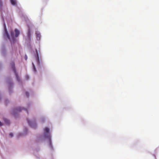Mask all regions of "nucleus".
Returning a JSON list of instances; mask_svg holds the SVG:
<instances>
[{
  "instance_id": "f257e3e1",
  "label": "nucleus",
  "mask_w": 159,
  "mask_h": 159,
  "mask_svg": "<svg viewBox=\"0 0 159 159\" xmlns=\"http://www.w3.org/2000/svg\"><path fill=\"white\" fill-rule=\"evenodd\" d=\"M49 130L48 128H46L44 129V132L45 137L50 139L51 138V135L49 134Z\"/></svg>"
},
{
  "instance_id": "f03ea898",
  "label": "nucleus",
  "mask_w": 159,
  "mask_h": 159,
  "mask_svg": "<svg viewBox=\"0 0 159 159\" xmlns=\"http://www.w3.org/2000/svg\"><path fill=\"white\" fill-rule=\"evenodd\" d=\"M15 35H14V32L13 31L11 32V36L13 38H14L15 36L16 37H18L20 34L19 31L17 29H15Z\"/></svg>"
},
{
  "instance_id": "7ed1b4c3",
  "label": "nucleus",
  "mask_w": 159,
  "mask_h": 159,
  "mask_svg": "<svg viewBox=\"0 0 159 159\" xmlns=\"http://www.w3.org/2000/svg\"><path fill=\"white\" fill-rule=\"evenodd\" d=\"M11 68L12 69V70H13L15 74V75H16V76L17 78V80H19V77H18V75L16 72V70L15 68V64L14 63H12L11 64Z\"/></svg>"
},
{
  "instance_id": "20e7f679",
  "label": "nucleus",
  "mask_w": 159,
  "mask_h": 159,
  "mask_svg": "<svg viewBox=\"0 0 159 159\" xmlns=\"http://www.w3.org/2000/svg\"><path fill=\"white\" fill-rule=\"evenodd\" d=\"M4 36L6 37L9 39H10V37L8 34V32L6 28L5 29Z\"/></svg>"
},
{
  "instance_id": "39448f33",
  "label": "nucleus",
  "mask_w": 159,
  "mask_h": 159,
  "mask_svg": "<svg viewBox=\"0 0 159 159\" xmlns=\"http://www.w3.org/2000/svg\"><path fill=\"white\" fill-rule=\"evenodd\" d=\"M11 3L13 5H15L16 4V2L15 0H11Z\"/></svg>"
},
{
  "instance_id": "423d86ee",
  "label": "nucleus",
  "mask_w": 159,
  "mask_h": 159,
  "mask_svg": "<svg viewBox=\"0 0 159 159\" xmlns=\"http://www.w3.org/2000/svg\"><path fill=\"white\" fill-rule=\"evenodd\" d=\"M4 121L6 122V123L7 124H9L10 123V122L9 120H8L7 119H4Z\"/></svg>"
},
{
  "instance_id": "0eeeda50",
  "label": "nucleus",
  "mask_w": 159,
  "mask_h": 159,
  "mask_svg": "<svg viewBox=\"0 0 159 159\" xmlns=\"http://www.w3.org/2000/svg\"><path fill=\"white\" fill-rule=\"evenodd\" d=\"M3 6L2 2V0H0V8L2 9Z\"/></svg>"
},
{
  "instance_id": "6e6552de",
  "label": "nucleus",
  "mask_w": 159,
  "mask_h": 159,
  "mask_svg": "<svg viewBox=\"0 0 159 159\" xmlns=\"http://www.w3.org/2000/svg\"><path fill=\"white\" fill-rule=\"evenodd\" d=\"M21 108L19 107L18 109H16V112H20L21 111Z\"/></svg>"
},
{
  "instance_id": "1a4fd4ad",
  "label": "nucleus",
  "mask_w": 159,
  "mask_h": 159,
  "mask_svg": "<svg viewBox=\"0 0 159 159\" xmlns=\"http://www.w3.org/2000/svg\"><path fill=\"white\" fill-rule=\"evenodd\" d=\"M27 121H28V123L29 124V125L30 126H32V123H31V122L30 121H29V120H27Z\"/></svg>"
},
{
  "instance_id": "9d476101",
  "label": "nucleus",
  "mask_w": 159,
  "mask_h": 159,
  "mask_svg": "<svg viewBox=\"0 0 159 159\" xmlns=\"http://www.w3.org/2000/svg\"><path fill=\"white\" fill-rule=\"evenodd\" d=\"M36 53H37V58L38 60L39 61V55H38V52L37 50H36Z\"/></svg>"
},
{
  "instance_id": "9b49d317",
  "label": "nucleus",
  "mask_w": 159,
  "mask_h": 159,
  "mask_svg": "<svg viewBox=\"0 0 159 159\" xmlns=\"http://www.w3.org/2000/svg\"><path fill=\"white\" fill-rule=\"evenodd\" d=\"M25 94H26V95L28 97H29V93L28 92H26L25 93Z\"/></svg>"
},
{
  "instance_id": "f8f14e48",
  "label": "nucleus",
  "mask_w": 159,
  "mask_h": 159,
  "mask_svg": "<svg viewBox=\"0 0 159 159\" xmlns=\"http://www.w3.org/2000/svg\"><path fill=\"white\" fill-rule=\"evenodd\" d=\"M30 29H29V31H28V34L29 35H30Z\"/></svg>"
},
{
  "instance_id": "ddd939ff",
  "label": "nucleus",
  "mask_w": 159,
  "mask_h": 159,
  "mask_svg": "<svg viewBox=\"0 0 159 159\" xmlns=\"http://www.w3.org/2000/svg\"><path fill=\"white\" fill-rule=\"evenodd\" d=\"M9 135L11 137L13 136V134L12 133H10Z\"/></svg>"
},
{
  "instance_id": "4468645a",
  "label": "nucleus",
  "mask_w": 159,
  "mask_h": 159,
  "mask_svg": "<svg viewBox=\"0 0 159 159\" xmlns=\"http://www.w3.org/2000/svg\"><path fill=\"white\" fill-rule=\"evenodd\" d=\"M33 66H34V71H36V69H35V66H34V64H33Z\"/></svg>"
},
{
  "instance_id": "2eb2a0df",
  "label": "nucleus",
  "mask_w": 159,
  "mask_h": 159,
  "mask_svg": "<svg viewBox=\"0 0 159 159\" xmlns=\"http://www.w3.org/2000/svg\"><path fill=\"white\" fill-rule=\"evenodd\" d=\"M25 59H26V60L27 59V57L26 56V57H25Z\"/></svg>"
}]
</instances>
